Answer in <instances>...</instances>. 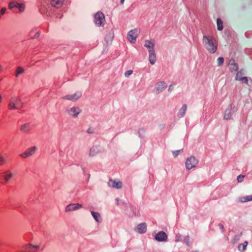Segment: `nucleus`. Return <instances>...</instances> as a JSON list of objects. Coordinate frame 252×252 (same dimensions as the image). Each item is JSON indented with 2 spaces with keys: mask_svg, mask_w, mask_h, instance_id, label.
Wrapping results in <instances>:
<instances>
[{
  "mask_svg": "<svg viewBox=\"0 0 252 252\" xmlns=\"http://www.w3.org/2000/svg\"><path fill=\"white\" fill-rule=\"evenodd\" d=\"M23 106V103L20 98L18 97H12L8 104V108L10 110L19 109Z\"/></svg>",
  "mask_w": 252,
  "mask_h": 252,
  "instance_id": "1",
  "label": "nucleus"
},
{
  "mask_svg": "<svg viewBox=\"0 0 252 252\" xmlns=\"http://www.w3.org/2000/svg\"><path fill=\"white\" fill-rule=\"evenodd\" d=\"M203 41L208 43L209 47L208 50L211 53H215L217 49V42L216 39L212 37L204 36Z\"/></svg>",
  "mask_w": 252,
  "mask_h": 252,
  "instance_id": "2",
  "label": "nucleus"
},
{
  "mask_svg": "<svg viewBox=\"0 0 252 252\" xmlns=\"http://www.w3.org/2000/svg\"><path fill=\"white\" fill-rule=\"evenodd\" d=\"M13 177V175L10 170H7L0 174V182L2 184H6L10 181Z\"/></svg>",
  "mask_w": 252,
  "mask_h": 252,
  "instance_id": "3",
  "label": "nucleus"
},
{
  "mask_svg": "<svg viewBox=\"0 0 252 252\" xmlns=\"http://www.w3.org/2000/svg\"><path fill=\"white\" fill-rule=\"evenodd\" d=\"M198 163V161L195 159L194 157L190 156L187 158L186 161V167L187 169H191L194 167Z\"/></svg>",
  "mask_w": 252,
  "mask_h": 252,
  "instance_id": "4",
  "label": "nucleus"
},
{
  "mask_svg": "<svg viewBox=\"0 0 252 252\" xmlns=\"http://www.w3.org/2000/svg\"><path fill=\"white\" fill-rule=\"evenodd\" d=\"M37 149V147L36 146L31 147L20 156L23 158H27L33 155L36 152Z\"/></svg>",
  "mask_w": 252,
  "mask_h": 252,
  "instance_id": "5",
  "label": "nucleus"
},
{
  "mask_svg": "<svg viewBox=\"0 0 252 252\" xmlns=\"http://www.w3.org/2000/svg\"><path fill=\"white\" fill-rule=\"evenodd\" d=\"M105 21V18L102 12H97L94 15V22L96 24L101 26Z\"/></svg>",
  "mask_w": 252,
  "mask_h": 252,
  "instance_id": "6",
  "label": "nucleus"
},
{
  "mask_svg": "<svg viewBox=\"0 0 252 252\" xmlns=\"http://www.w3.org/2000/svg\"><path fill=\"white\" fill-rule=\"evenodd\" d=\"M108 185L109 187L117 189H120L122 188V182L117 181L115 180L110 179L108 182Z\"/></svg>",
  "mask_w": 252,
  "mask_h": 252,
  "instance_id": "7",
  "label": "nucleus"
},
{
  "mask_svg": "<svg viewBox=\"0 0 252 252\" xmlns=\"http://www.w3.org/2000/svg\"><path fill=\"white\" fill-rule=\"evenodd\" d=\"M27 247L31 252H36L39 251H42L44 249V246L41 244L34 245L32 244H29Z\"/></svg>",
  "mask_w": 252,
  "mask_h": 252,
  "instance_id": "8",
  "label": "nucleus"
},
{
  "mask_svg": "<svg viewBox=\"0 0 252 252\" xmlns=\"http://www.w3.org/2000/svg\"><path fill=\"white\" fill-rule=\"evenodd\" d=\"M155 239L158 242L166 241L167 240V235L164 231L158 232L155 237Z\"/></svg>",
  "mask_w": 252,
  "mask_h": 252,
  "instance_id": "9",
  "label": "nucleus"
},
{
  "mask_svg": "<svg viewBox=\"0 0 252 252\" xmlns=\"http://www.w3.org/2000/svg\"><path fill=\"white\" fill-rule=\"evenodd\" d=\"M82 207V204H79V203L70 204L66 206V207L65 208V211L66 212L72 211L79 209L81 208Z\"/></svg>",
  "mask_w": 252,
  "mask_h": 252,
  "instance_id": "10",
  "label": "nucleus"
},
{
  "mask_svg": "<svg viewBox=\"0 0 252 252\" xmlns=\"http://www.w3.org/2000/svg\"><path fill=\"white\" fill-rule=\"evenodd\" d=\"M147 230V226L145 223L138 224L136 227V231L139 233H145Z\"/></svg>",
  "mask_w": 252,
  "mask_h": 252,
  "instance_id": "11",
  "label": "nucleus"
},
{
  "mask_svg": "<svg viewBox=\"0 0 252 252\" xmlns=\"http://www.w3.org/2000/svg\"><path fill=\"white\" fill-rule=\"evenodd\" d=\"M137 33L136 31L134 30L130 31L127 36L128 40L130 42H134L136 40V37H137Z\"/></svg>",
  "mask_w": 252,
  "mask_h": 252,
  "instance_id": "12",
  "label": "nucleus"
},
{
  "mask_svg": "<svg viewBox=\"0 0 252 252\" xmlns=\"http://www.w3.org/2000/svg\"><path fill=\"white\" fill-rule=\"evenodd\" d=\"M101 150L96 146H94L90 149V156L92 157L95 156L97 154L100 152Z\"/></svg>",
  "mask_w": 252,
  "mask_h": 252,
  "instance_id": "13",
  "label": "nucleus"
},
{
  "mask_svg": "<svg viewBox=\"0 0 252 252\" xmlns=\"http://www.w3.org/2000/svg\"><path fill=\"white\" fill-rule=\"evenodd\" d=\"M64 0H51V4L52 6L56 7H60L62 5Z\"/></svg>",
  "mask_w": 252,
  "mask_h": 252,
  "instance_id": "14",
  "label": "nucleus"
},
{
  "mask_svg": "<svg viewBox=\"0 0 252 252\" xmlns=\"http://www.w3.org/2000/svg\"><path fill=\"white\" fill-rule=\"evenodd\" d=\"M91 214L94 218V219L97 221V222H101V216L99 213L97 212H95L94 211H91Z\"/></svg>",
  "mask_w": 252,
  "mask_h": 252,
  "instance_id": "15",
  "label": "nucleus"
},
{
  "mask_svg": "<svg viewBox=\"0 0 252 252\" xmlns=\"http://www.w3.org/2000/svg\"><path fill=\"white\" fill-rule=\"evenodd\" d=\"M167 86L163 82H160L157 84L156 89L158 91H161L162 90L165 89Z\"/></svg>",
  "mask_w": 252,
  "mask_h": 252,
  "instance_id": "16",
  "label": "nucleus"
},
{
  "mask_svg": "<svg viewBox=\"0 0 252 252\" xmlns=\"http://www.w3.org/2000/svg\"><path fill=\"white\" fill-rule=\"evenodd\" d=\"M149 60L151 64H153L156 61V55L153 51L151 52L149 55Z\"/></svg>",
  "mask_w": 252,
  "mask_h": 252,
  "instance_id": "17",
  "label": "nucleus"
},
{
  "mask_svg": "<svg viewBox=\"0 0 252 252\" xmlns=\"http://www.w3.org/2000/svg\"><path fill=\"white\" fill-rule=\"evenodd\" d=\"M240 201L242 202H246L252 201V195L241 197L240 198Z\"/></svg>",
  "mask_w": 252,
  "mask_h": 252,
  "instance_id": "18",
  "label": "nucleus"
},
{
  "mask_svg": "<svg viewBox=\"0 0 252 252\" xmlns=\"http://www.w3.org/2000/svg\"><path fill=\"white\" fill-rule=\"evenodd\" d=\"M248 244V242L247 241H245L243 243L239 244L238 247L239 250L240 251H244L246 250Z\"/></svg>",
  "mask_w": 252,
  "mask_h": 252,
  "instance_id": "19",
  "label": "nucleus"
},
{
  "mask_svg": "<svg viewBox=\"0 0 252 252\" xmlns=\"http://www.w3.org/2000/svg\"><path fill=\"white\" fill-rule=\"evenodd\" d=\"M70 111L71 112V115L73 117H76L80 112L79 109L77 108H71Z\"/></svg>",
  "mask_w": 252,
  "mask_h": 252,
  "instance_id": "20",
  "label": "nucleus"
},
{
  "mask_svg": "<svg viewBox=\"0 0 252 252\" xmlns=\"http://www.w3.org/2000/svg\"><path fill=\"white\" fill-rule=\"evenodd\" d=\"M217 26L218 30L221 31L223 29L222 21L220 18L217 19Z\"/></svg>",
  "mask_w": 252,
  "mask_h": 252,
  "instance_id": "21",
  "label": "nucleus"
},
{
  "mask_svg": "<svg viewBox=\"0 0 252 252\" xmlns=\"http://www.w3.org/2000/svg\"><path fill=\"white\" fill-rule=\"evenodd\" d=\"M19 5V3L15 1H12L9 3L8 7L9 9H12L14 7H17Z\"/></svg>",
  "mask_w": 252,
  "mask_h": 252,
  "instance_id": "22",
  "label": "nucleus"
},
{
  "mask_svg": "<svg viewBox=\"0 0 252 252\" xmlns=\"http://www.w3.org/2000/svg\"><path fill=\"white\" fill-rule=\"evenodd\" d=\"M154 44L153 42L148 40L146 41L145 46L148 48H153L154 47Z\"/></svg>",
  "mask_w": 252,
  "mask_h": 252,
  "instance_id": "23",
  "label": "nucleus"
},
{
  "mask_svg": "<svg viewBox=\"0 0 252 252\" xmlns=\"http://www.w3.org/2000/svg\"><path fill=\"white\" fill-rule=\"evenodd\" d=\"M182 152H183V149L179 150L174 151L172 152V154L174 157H176L178 156V155H179Z\"/></svg>",
  "mask_w": 252,
  "mask_h": 252,
  "instance_id": "24",
  "label": "nucleus"
},
{
  "mask_svg": "<svg viewBox=\"0 0 252 252\" xmlns=\"http://www.w3.org/2000/svg\"><path fill=\"white\" fill-rule=\"evenodd\" d=\"M6 163V158L1 156H0V166H1Z\"/></svg>",
  "mask_w": 252,
  "mask_h": 252,
  "instance_id": "25",
  "label": "nucleus"
},
{
  "mask_svg": "<svg viewBox=\"0 0 252 252\" xmlns=\"http://www.w3.org/2000/svg\"><path fill=\"white\" fill-rule=\"evenodd\" d=\"M24 72V69L22 67H18L16 69V76H18L19 74L22 73Z\"/></svg>",
  "mask_w": 252,
  "mask_h": 252,
  "instance_id": "26",
  "label": "nucleus"
},
{
  "mask_svg": "<svg viewBox=\"0 0 252 252\" xmlns=\"http://www.w3.org/2000/svg\"><path fill=\"white\" fill-rule=\"evenodd\" d=\"M218 61L219 65H221L223 63L224 59L222 57H220L218 58Z\"/></svg>",
  "mask_w": 252,
  "mask_h": 252,
  "instance_id": "27",
  "label": "nucleus"
},
{
  "mask_svg": "<svg viewBox=\"0 0 252 252\" xmlns=\"http://www.w3.org/2000/svg\"><path fill=\"white\" fill-rule=\"evenodd\" d=\"M18 8H19V11L22 12L24 10V8H25V6L22 4H19V5L18 6Z\"/></svg>",
  "mask_w": 252,
  "mask_h": 252,
  "instance_id": "28",
  "label": "nucleus"
},
{
  "mask_svg": "<svg viewBox=\"0 0 252 252\" xmlns=\"http://www.w3.org/2000/svg\"><path fill=\"white\" fill-rule=\"evenodd\" d=\"M244 178V176L239 175L237 177V181L238 182H242Z\"/></svg>",
  "mask_w": 252,
  "mask_h": 252,
  "instance_id": "29",
  "label": "nucleus"
},
{
  "mask_svg": "<svg viewBox=\"0 0 252 252\" xmlns=\"http://www.w3.org/2000/svg\"><path fill=\"white\" fill-rule=\"evenodd\" d=\"M132 73V70H128L127 71L126 73H125V75L127 77L129 76L130 75H131V74Z\"/></svg>",
  "mask_w": 252,
  "mask_h": 252,
  "instance_id": "30",
  "label": "nucleus"
},
{
  "mask_svg": "<svg viewBox=\"0 0 252 252\" xmlns=\"http://www.w3.org/2000/svg\"><path fill=\"white\" fill-rule=\"evenodd\" d=\"M29 128V126L27 125H24L22 126L21 129L23 130H26L27 129Z\"/></svg>",
  "mask_w": 252,
  "mask_h": 252,
  "instance_id": "31",
  "label": "nucleus"
},
{
  "mask_svg": "<svg viewBox=\"0 0 252 252\" xmlns=\"http://www.w3.org/2000/svg\"><path fill=\"white\" fill-rule=\"evenodd\" d=\"M218 226L219 227L220 229L221 230L222 232H223V231H224L223 225L221 223H219L218 225Z\"/></svg>",
  "mask_w": 252,
  "mask_h": 252,
  "instance_id": "32",
  "label": "nucleus"
},
{
  "mask_svg": "<svg viewBox=\"0 0 252 252\" xmlns=\"http://www.w3.org/2000/svg\"><path fill=\"white\" fill-rule=\"evenodd\" d=\"M6 11V8L4 7H3L0 10V13L1 15H3L4 14L5 12Z\"/></svg>",
  "mask_w": 252,
  "mask_h": 252,
  "instance_id": "33",
  "label": "nucleus"
},
{
  "mask_svg": "<svg viewBox=\"0 0 252 252\" xmlns=\"http://www.w3.org/2000/svg\"><path fill=\"white\" fill-rule=\"evenodd\" d=\"M241 80L244 81L245 83H248V79L247 77H243L241 79Z\"/></svg>",
  "mask_w": 252,
  "mask_h": 252,
  "instance_id": "34",
  "label": "nucleus"
},
{
  "mask_svg": "<svg viewBox=\"0 0 252 252\" xmlns=\"http://www.w3.org/2000/svg\"><path fill=\"white\" fill-rule=\"evenodd\" d=\"M87 132L89 133H92L94 132V130L93 128H89L88 130H87Z\"/></svg>",
  "mask_w": 252,
  "mask_h": 252,
  "instance_id": "35",
  "label": "nucleus"
},
{
  "mask_svg": "<svg viewBox=\"0 0 252 252\" xmlns=\"http://www.w3.org/2000/svg\"><path fill=\"white\" fill-rule=\"evenodd\" d=\"M124 1H125V0H121V3H123Z\"/></svg>",
  "mask_w": 252,
  "mask_h": 252,
  "instance_id": "36",
  "label": "nucleus"
},
{
  "mask_svg": "<svg viewBox=\"0 0 252 252\" xmlns=\"http://www.w3.org/2000/svg\"><path fill=\"white\" fill-rule=\"evenodd\" d=\"M116 202H118V199H116Z\"/></svg>",
  "mask_w": 252,
  "mask_h": 252,
  "instance_id": "37",
  "label": "nucleus"
}]
</instances>
